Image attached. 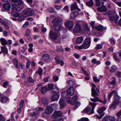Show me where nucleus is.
Returning a JSON list of instances; mask_svg holds the SVG:
<instances>
[{
	"mask_svg": "<svg viewBox=\"0 0 121 121\" xmlns=\"http://www.w3.org/2000/svg\"><path fill=\"white\" fill-rule=\"evenodd\" d=\"M59 26H57L55 28H54V32L51 29L50 31V32L49 36L51 39L53 40H56V39L58 37V34L59 33V30L60 29H58L59 27Z\"/></svg>",
	"mask_w": 121,
	"mask_h": 121,
	"instance_id": "1",
	"label": "nucleus"
},
{
	"mask_svg": "<svg viewBox=\"0 0 121 121\" xmlns=\"http://www.w3.org/2000/svg\"><path fill=\"white\" fill-rule=\"evenodd\" d=\"M61 22L59 18H56L55 19H53L52 21V22L54 24L53 28H55L57 26H59V28H58L59 29H61L63 28L62 25L60 24Z\"/></svg>",
	"mask_w": 121,
	"mask_h": 121,
	"instance_id": "2",
	"label": "nucleus"
},
{
	"mask_svg": "<svg viewBox=\"0 0 121 121\" xmlns=\"http://www.w3.org/2000/svg\"><path fill=\"white\" fill-rule=\"evenodd\" d=\"M91 40L90 38H86L84 40L83 43L81 45L82 49H87L90 46Z\"/></svg>",
	"mask_w": 121,
	"mask_h": 121,
	"instance_id": "3",
	"label": "nucleus"
},
{
	"mask_svg": "<svg viewBox=\"0 0 121 121\" xmlns=\"http://www.w3.org/2000/svg\"><path fill=\"white\" fill-rule=\"evenodd\" d=\"M114 95V101L119 102V100L120 99V97L117 94V92L116 91H112L109 95L108 96V99L109 100L113 95Z\"/></svg>",
	"mask_w": 121,
	"mask_h": 121,
	"instance_id": "4",
	"label": "nucleus"
},
{
	"mask_svg": "<svg viewBox=\"0 0 121 121\" xmlns=\"http://www.w3.org/2000/svg\"><path fill=\"white\" fill-rule=\"evenodd\" d=\"M23 8L22 7L15 4H13L12 5V9L17 11H20Z\"/></svg>",
	"mask_w": 121,
	"mask_h": 121,
	"instance_id": "5",
	"label": "nucleus"
},
{
	"mask_svg": "<svg viewBox=\"0 0 121 121\" xmlns=\"http://www.w3.org/2000/svg\"><path fill=\"white\" fill-rule=\"evenodd\" d=\"M62 113L60 111H55L52 115V118L54 119L56 117H61L62 115Z\"/></svg>",
	"mask_w": 121,
	"mask_h": 121,
	"instance_id": "6",
	"label": "nucleus"
},
{
	"mask_svg": "<svg viewBox=\"0 0 121 121\" xmlns=\"http://www.w3.org/2000/svg\"><path fill=\"white\" fill-rule=\"evenodd\" d=\"M106 109V108L105 107H102L99 109L98 112L100 116L98 117V118L100 119L104 116V112Z\"/></svg>",
	"mask_w": 121,
	"mask_h": 121,
	"instance_id": "7",
	"label": "nucleus"
},
{
	"mask_svg": "<svg viewBox=\"0 0 121 121\" xmlns=\"http://www.w3.org/2000/svg\"><path fill=\"white\" fill-rule=\"evenodd\" d=\"M75 32H82V30L80 25L78 23H77L75 25V27L73 30Z\"/></svg>",
	"mask_w": 121,
	"mask_h": 121,
	"instance_id": "8",
	"label": "nucleus"
},
{
	"mask_svg": "<svg viewBox=\"0 0 121 121\" xmlns=\"http://www.w3.org/2000/svg\"><path fill=\"white\" fill-rule=\"evenodd\" d=\"M109 20L110 21H113L115 22H117L119 17L118 15H108Z\"/></svg>",
	"mask_w": 121,
	"mask_h": 121,
	"instance_id": "9",
	"label": "nucleus"
},
{
	"mask_svg": "<svg viewBox=\"0 0 121 121\" xmlns=\"http://www.w3.org/2000/svg\"><path fill=\"white\" fill-rule=\"evenodd\" d=\"M53 112V109L52 107L50 106H48L45 109L44 112L48 114H51Z\"/></svg>",
	"mask_w": 121,
	"mask_h": 121,
	"instance_id": "10",
	"label": "nucleus"
},
{
	"mask_svg": "<svg viewBox=\"0 0 121 121\" xmlns=\"http://www.w3.org/2000/svg\"><path fill=\"white\" fill-rule=\"evenodd\" d=\"M43 110V109L41 107H39L38 109L32 112L31 115L32 116H35L38 115L39 113L40 112Z\"/></svg>",
	"mask_w": 121,
	"mask_h": 121,
	"instance_id": "11",
	"label": "nucleus"
},
{
	"mask_svg": "<svg viewBox=\"0 0 121 121\" xmlns=\"http://www.w3.org/2000/svg\"><path fill=\"white\" fill-rule=\"evenodd\" d=\"M62 95L63 97L66 99V100L67 102L69 103L71 101V97L69 96L67 94L66 92L65 91H63L62 93Z\"/></svg>",
	"mask_w": 121,
	"mask_h": 121,
	"instance_id": "12",
	"label": "nucleus"
},
{
	"mask_svg": "<svg viewBox=\"0 0 121 121\" xmlns=\"http://www.w3.org/2000/svg\"><path fill=\"white\" fill-rule=\"evenodd\" d=\"M54 58L57 64L60 63L61 66H63L64 65V62L62 60H60V58L59 56H56Z\"/></svg>",
	"mask_w": 121,
	"mask_h": 121,
	"instance_id": "13",
	"label": "nucleus"
},
{
	"mask_svg": "<svg viewBox=\"0 0 121 121\" xmlns=\"http://www.w3.org/2000/svg\"><path fill=\"white\" fill-rule=\"evenodd\" d=\"M65 26L70 28H71L73 26V22L71 21H68L65 22Z\"/></svg>",
	"mask_w": 121,
	"mask_h": 121,
	"instance_id": "14",
	"label": "nucleus"
},
{
	"mask_svg": "<svg viewBox=\"0 0 121 121\" xmlns=\"http://www.w3.org/2000/svg\"><path fill=\"white\" fill-rule=\"evenodd\" d=\"M120 102L113 101L112 104L110 105L109 107L110 109L111 110L114 109L117 107V105Z\"/></svg>",
	"mask_w": 121,
	"mask_h": 121,
	"instance_id": "15",
	"label": "nucleus"
},
{
	"mask_svg": "<svg viewBox=\"0 0 121 121\" xmlns=\"http://www.w3.org/2000/svg\"><path fill=\"white\" fill-rule=\"evenodd\" d=\"M67 91L68 93L71 95H73L74 93V90L72 87H70L67 89Z\"/></svg>",
	"mask_w": 121,
	"mask_h": 121,
	"instance_id": "16",
	"label": "nucleus"
},
{
	"mask_svg": "<svg viewBox=\"0 0 121 121\" xmlns=\"http://www.w3.org/2000/svg\"><path fill=\"white\" fill-rule=\"evenodd\" d=\"M95 27L96 30H97L98 31H103L106 30L107 28L106 27L104 28L103 26L102 25H99L98 26H95Z\"/></svg>",
	"mask_w": 121,
	"mask_h": 121,
	"instance_id": "17",
	"label": "nucleus"
},
{
	"mask_svg": "<svg viewBox=\"0 0 121 121\" xmlns=\"http://www.w3.org/2000/svg\"><path fill=\"white\" fill-rule=\"evenodd\" d=\"M59 97V95L57 94H54L51 97V99L52 101H55L58 100Z\"/></svg>",
	"mask_w": 121,
	"mask_h": 121,
	"instance_id": "18",
	"label": "nucleus"
},
{
	"mask_svg": "<svg viewBox=\"0 0 121 121\" xmlns=\"http://www.w3.org/2000/svg\"><path fill=\"white\" fill-rule=\"evenodd\" d=\"M97 10L99 12H102L106 11L107 10V9L106 7L102 4L101 7L98 8Z\"/></svg>",
	"mask_w": 121,
	"mask_h": 121,
	"instance_id": "19",
	"label": "nucleus"
},
{
	"mask_svg": "<svg viewBox=\"0 0 121 121\" xmlns=\"http://www.w3.org/2000/svg\"><path fill=\"white\" fill-rule=\"evenodd\" d=\"M59 104L61 107L64 108L66 105V103L64 99L61 98L59 101Z\"/></svg>",
	"mask_w": 121,
	"mask_h": 121,
	"instance_id": "20",
	"label": "nucleus"
},
{
	"mask_svg": "<svg viewBox=\"0 0 121 121\" xmlns=\"http://www.w3.org/2000/svg\"><path fill=\"white\" fill-rule=\"evenodd\" d=\"M12 62L13 63L14 66L16 68H18V60L16 58H14L12 60Z\"/></svg>",
	"mask_w": 121,
	"mask_h": 121,
	"instance_id": "21",
	"label": "nucleus"
},
{
	"mask_svg": "<svg viewBox=\"0 0 121 121\" xmlns=\"http://www.w3.org/2000/svg\"><path fill=\"white\" fill-rule=\"evenodd\" d=\"M42 57L44 61L46 62L49 61L50 56L48 54H44L43 55Z\"/></svg>",
	"mask_w": 121,
	"mask_h": 121,
	"instance_id": "22",
	"label": "nucleus"
},
{
	"mask_svg": "<svg viewBox=\"0 0 121 121\" xmlns=\"http://www.w3.org/2000/svg\"><path fill=\"white\" fill-rule=\"evenodd\" d=\"M1 50L0 52V54L1 53H3L4 55L6 54H7L8 50L6 48V46H4V47H1Z\"/></svg>",
	"mask_w": 121,
	"mask_h": 121,
	"instance_id": "23",
	"label": "nucleus"
},
{
	"mask_svg": "<svg viewBox=\"0 0 121 121\" xmlns=\"http://www.w3.org/2000/svg\"><path fill=\"white\" fill-rule=\"evenodd\" d=\"M4 8L8 11L11 8V5L9 3H7L3 5Z\"/></svg>",
	"mask_w": 121,
	"mask_h": 121,
	"instance_id": "24",
	"label": "nucleus"
},
{
	"mask_svg": "<svg viewBox=\"0 0 121 121\" xmlns=\"http://www.w3.org/2000/svg\"><path fill=\"white\" fill-rule=\"evenodd\" d=\"M71 10L72 11L77 9L79 11H80V9L78 8V6L76 3L72 4L71 5Z\"/></svg>",
	"mask_w": 121,
	"mask_h": 121,
	"instance_id": "25",
	"label": "nucleus"
},
{
	"mask_svg": "<svg viewBox=\"0 0 121 121\" xmlns=\"http://www.w3.org/2000/svg\"><path fill=\"white\" fill-rule=\"evenodd\" d=\"M89 104L92 106V109L91 112V114H93L94 112V110L96 105V104L95 103L89 102Z\"/></svg>",
	"mask_w": 121,
	"mask_h": 121,
	"instance_id": "26",
	"label": "nucleus"
},
{
	"mask_svg": "<svg viewBox=\"0 0 121 121\" xmlns=\"http://www.w3.org/2000/svg\"><path fill=\"white\" fill-rule=\"evenodd\" d=\"M27 9L23 10L22 13V15L25 17L29 16L28 13Z\"/></svg>",
	"mask_w": 121,
	"mask_h": 121,
	"instance_id": "27",
	"label": "nucleus"
},
{
	"mask_svg": "<svg viewBox=\"0 0 121 121\" xmlns=\"http://www.w3.org/2000/svg\"><path fill=\"white\" fill-rule=\"evenodd\" d=\"M91 95L92 96H95L98 95V94L95 91V89L92 87L91 89Z\"/></svg>",
	"mask_w": 121,
	"mask_h": 121,
	"instance_id": "28",
	"label": "nucleus"
},
{
	"mask_svg": "<svg viewBox=\"0 0 121 121\" xmlns=\"http://www.w3.org/2000/svg\"><path fill=\"white\" fill-rule=\"evenodd\" d=\"M78 12L76 11H74L71 13L70 17L71 18H73L78 15Z\"/></svg>",
	"mask_w": 121,
	"mask_h": 121,
	"instance_id": "29",
	"label": "nucleus"
},
{
	"mask_svg": "<svg viewBox=\"0 0 121 121\" xmlns=\"http://www.w3.org/2000/svg\"><path fill=\"white\" fill-rule=\"evenodd\" d=\"M27 9L29 16H32L34 13V10L30 8H28Z\"/></svg>",
	"mask_w": 121,
	"mask_h": 121,
	"instance_id": "30",
	"label": "nucleus"
},
{
	"mask_svg": "<svg viewBox=\"0 0 121 121\" xmlns=\"http://www.w3.org/2000/svg\"><path fill=\"white\" fill-rule=\"evenodd\" d=\"M83 40V39L82 37L81 36H80L78 38L76 39V43L78 44H80L82 42Z\"/></svg>",
	"mask_w": 121,
	"mask_h": 121,
	"instance_id": "31",
	"label": "nucleus"
},
{
	"mask_svg": "<svg viewBox=\"0 0 121 121\" xmlns=\"http://www.w3.org/2000/svg\"><path fill=\"white\" fill-rule=\"evenodd\" d=\"M0 41L1 44L3 45H5L8 43L7 41L3 38H1L0 39Z\"/></svg>",
	"mask_w": 121,
	"mask_h": 121,
	"instance_id": "32",
	"label": "nucleus"
},
{
	"mask_svg": "<svg viewBox=\"0 0 121 121\" xmlns=\"http://www.w3.org/2000/svg\"><path fill=\"white\" fill-rule=\"evenodd\" d=\"M8 100L7 97L5 96H2L1 98L0 101L2 103H5Z\"/></svg>",
	"mask_w": 121,
	"mask_h": 121,
	"instance_id": "33",
	"label": "nucleus"
},
{
	"mask_svg": "<svg viewBox=\"0 0 121 121\" xmlns=\"http://www.w3.org/2000/svg\"><path fill=\"white\" fill-rule=\"evenodd\" d=\"M69 86L72 87L75 84V82L72 80H69L67 82Z\"/></svg>",
	"mask_w": 121,
	"mask_h": 121,
	"instance_id": "34",
	"label": "nucleus"
},
{
	"mask_svg": "<svg viewBox=\"0 0 121 121\" xmlns=\"http://www.w3.org/2000/svg\"><path fill=\"white\" fill-rule=\"evenodd\" d=\"M11 14L13 16L16 17H19V13L15 11L12 12L11 13Z\"/></svg>",
	"mask_w": 121,
	"mask_h": 121,
	"instance_id": "35",
	"label": "nucleus"
},
{
	"mask_svg": "<svg viewBox=\"0 0 121 121\" xmlns=\"http://www.w3.org/2000/svg\"><path fill=\"white\" fill-rule=\"evenodd\" d=\"M86 5L89 7H91L93 6L94 4V3L92 0H90L89 1L86 2Z\"/></svg>",
	"mask_w": 121,
	"mask_h": 121,
	"instance_id": "36",
	"label": "nucleus"
},
{
	"mask_svg": "<svg viewBox=\"0 0 121 121\" xmlns=\"http://www.w3.org/2000/svg\"><path fill=\"white\" fill-rule=\"evenodd\" d=\"M117 54L116 53H115L113 54V57L116 61L117 62H120V59L117 57Z\"/></svg>",
	"mask_w": 121,
	"mask_h": 121,
	"instance_id": "37",
	"label": "nucleus"
},
{
	"mask_svg": "<svg viewBox=\"0 0 121 121\" xmlns=\"http://www.w3.org/2000/svg\"><path fill=\"white\" fill-rule=\"evenodd\" d=\"M42 102L43 104L45 105L48 104V101L45 98H43L42 99Z\"/></svg>",
	"mask_w": 121,
	"mask_h": 121,
	"instance_id": "38",
	"label": "nucleus"
},
{
	"mask_svg": "<svg viewBox=\"0 0 121 121\" xmlns=\"http://www.w3.org/2000/svg\"><path fill=\"white\" fill-rule=\"evenodd\" d=\"M91 100L93 102H96L97 101H101V100H100L97 97H95V98L91 99Z\"/></svg>",
	"mask_w": 121,
	"mask_h": 121,
	"instance_id": "39",
	"label": "nucleus"
},
{
	"mask_svg": "<svg viewBox=\"0 0 121 121\" xmlns=\"http://www.w3.org/2000/svg\"><path fill=\"white\" fill-rule=\"evenodd\" d=\"M117 69V67L115 65L112 66L111 67V69H110L109 71L110 72L113 73Z\"/></svg>",
	"mask_w": 121,
	"mask_h": 121,
	"instance_id": "40",
	"label": "nucleus"
},
{
	"mask_svg": "<svg viewBox=\"0 0 121 121\" xmlns=\"http://www.w3.org/2000/svg\"><path fill=\"white\" fill-rule=\"evenodd\" d=\"M17 2L18 3V5L21 6L23 8L24 3L22 0H18Z\"/></svg>",
	"mask_w": 121,
	"mask_h": 121,
	"instance_id": "41",
	"label": "nucleus"
},
{
	"mask_svg": "<svg viewBox=\"0 0 121 121\" xmlns=\"http://www.w3.org/2000/svg\"><path fill=\"white\" fill-rule=\"evenodd\" d=\"M47 88L46 87H43L41 89V92L43 93H45L47 91Z\"/></svg>",
	"mask_w": 121,
	"mask_h": 121,
	"instance_id": "42",
	"label": "nucleus"
},
{
	"mask_svg": "<svg viewBox=\"0 0 121 121\" xmlns=\"http://www.w3.org/2000/svg\"><path fill=\"white\" fill-rule=\"evenodd\" d=\"M27 81L29 82L33 83L35 82V81L31 77H29L27 78Z\"/></svg>",
	"mask_w": 121,
	"mask_h": 121,
	"instance_id": "43",
	"label": "nucleus"
},
{
	"mask_svg": "<svg viewBox=\"0 0 121 121\" xmlns=\"http://www.w3.org/2000/svg\"><path fill=\"white\" fill-rule=\"evenodd\" d=\"M42 69L41 68H39L38 70L37 71L36 73L39 74L40 76H41L42 73Z\"/></svg>",
	"mask_w": 121,
	"mask_h": 121,
	"instance_id": "44",
	"label": "nucleus"
},
{
	"mask_svg": "<svg viewBox=\"0 0 121 121\" xmlns=\"http://www.w3.org/2000/svg\"><path fill=\"white\" fill-rule=\"evenodd\" d=\"M81 104L80 102L78 101H77L75 103V105L74 108V110L76 109L78 107L80 106Z\"/></svg>",
	"mask_w": 121,
	"mask_h": 121,
	"instance_id": "45",
	"label": "nucleus"
},
{
	"mask_svg": "<svg viewBox=\"0 0 121 121\" xmlns=\"http://www.w3.org/2000/svg\"><path fill=\"white\" fill-rule=\"evenodd\" d=\"M30 61L29 59H27V61L26 63V67L27 68H28L30 67Z\"/></svg>",
	"mask_w": 121,
	"mask_h": 121,
	"instance_id": "46",
	"label": "nucleus"
},
{
	"mask_svg": "<svg viewBox=\"0 0 121 121\" xmlns=\"http://www.w3.org/2000/svg\"><path fill=\"white\" fill-rule=\"evenodd\" d=\"M54 85L52 83H49L48 85V90H50L52 89L54 87Z\"/></svg>",
	"mask_w": 121,
	"mask_h": 121,
	"instance_id": "47",
	"label": "nucleus"
},
{
	"mask_svg": "<svg viewBox=\"0 0 121 121\" xmlns=\"http://www.w3.org/2000/svg\"><path fill=\"white\" fill-rule=\"evenodd\" d=\"M93 79L94 81L96 82H98L100 81V79L98 78L96 76H94L93 77Z\"/></svg>",
	"mask_w": 121,
	"mask_h": 121,
	"instance_id": "48",
	"label": "nucleus"
},
{
	"mask_svg": "<svg viewBox=\"0 0 121 121\" xmlns=\"http://www.w3.org/2000/svg\"><path fill=\"white\" fill-rule=\"evenodd\" d=\"M51 105L54 109H56L57 108L58 104H52Z\"/></svg>",
	"mask_w": 121,
	"mask_h": 121,
	"instance_id": "49",
	"label": "nucleus"
},
{
	"mask_svg": "<svg viewBox=\"0 0 121 121\" xmlns=\"http://www.w3.org/2000/svg\"><path fill=\"white\" fill-rule=\"evenodd\" d=\"M30 31L29 29H28L26 30L25 34L26 35L27 37H28V36H29V35L30 33Z\"/></svg>",
	"mask_w": 121,
	"mask_h": 121,
	"instance_id": "50",
	"label": "nucleus"
},
{
	"mask_svg": "<svg viewBox=\"0 0 121 121\" xmlns=\"http://www.w3.org/2000/svg\"><path fill=\"white\" fill-rule=\"evenodd\" d=\"M78 121H89V120L86 118L83 117L78 120Z\"/></svg>",
	"mask_w": 121,
	"mask_h": 121,
	"instance_id": "51",
	"label": "nucleus"
},
{
	"mask_svg": "<svg viewBox=\"0 0 121 121\" xmlns=\"http://www.w3.org/2000/svg\"><path fill=\"white\" fill-rule=\"evenodd\" d=\"M110 121H115V119L114 118L111 116H108Z\"/></svg>",
	"mask_w": 121,
	"mask_h": 121,
	"instance_id": "52",
	"label": "nucleus"
},
{
	"mask_svg": "<svg viewBox=\"0 0 121 121\" xmlns=\"http://www.w3.org/2000/svg\"><path fill=\"white\" fill-rule=\"evenodd\" d=\"M91 108L90 107H87L85 109L84 111V112H89L91 110Z\"/></svg>",
	"mask_w": 121,
	"mask_h": 121,
	"instance_id": "53",
	"label": "nucleus"
},
{
	"mask_svg": "<svg viewBox=\"0 0 121 121\" xmlns=\"http://www.w3.org/2000/svg\"><path fill=\"white\" fill-rule=\"evenodd\" d=\"M100 1H101V0H96V5L97 6L99 7L101 5Z\"/></svg>",
	"mask_w": 121,
	"mask_h": 121,
	"instance_id": "54",
	"label": "nucleus"
},
{
	"mask_svg": "<svg viewBox=\"0 0 121 121\" xmlns=\"http://www.w3.org/2000/svg\"><path fill=\"white\" fill-rule=\"evenodd\" d=\"M95 48L97 50H98L101 49L102 48V46L101 44H98L96 47Z\"/></svg>",
	"mask_w": 121,
	"mask_h": 121,
	"instance_id": "55",
	"label": "nucleus"
},
{
	"mask_svg": "<svg viewBox=\"0 0 121 121\" xmlns=\"http://www.w3.org/2000/svg\"><path fill=\"white\" fill-rule=\"evenodd\" d=\"M20 68L23 69L25 68L24 65L20 63L19 64L18 67Z\"/></svg>",
	"mask_w": 121,
	"mask_h": 121,
	"instance_id": "56",
	"label": "nucleus"
},
{
	"mask_svg": "<svg viewBox=\"0 0 121 121\" xmlns=\"http://www.w3.org/2000/svg\"><path fill=\"white\" fill-rule=\"evenodd\" d=\"M24 102V101L23 100H22L20 101L19 104V106L20 108H22V107Z\"/></svg>",
	"mask_w": 121,
	"mask_h": 121,
	"instance_id": "57",
	"label": "nucleus"
},
{
	"mask_svg": "<svg viewBox=\"0 0 121 121\" xmlns=\"http://www.w3.org/2000/svg\"><path fill=\"white\" fill-rule=\"evenodd\" d=\"M109 118L108 116H106L104 117L102 120V121H110Z\"/></svg>",
	"mask_w": 121,
	"mask_h": 121,
	"instance_id": "58",
	"label": "nucleus"
},
{
	"mask_svg": "<svg viewBox=\"0 0 121 121\" xmlns=\"http://www.w3.org/2000/svg\"><path fill=\"white\" fill-rule=\"evenodd\" d=\"M59 79V78L56 75H54L53 76V79L56 82Z\"/></svg>",
	"mask_w": 121,
	"mask_h": 121,
	"instance_id": "59",
	"label": "nucleus"
},
{
	"mask_svg": "<svg viewBox=\"0 0 121 121\" xmlns=\"http://www.w3.org/2000/svg\"><path fill=\"white\" fill-rule=\"evenodd\" d=\"M74 48L76 49H82L81 45L80 46H76L74 47Z\"/></svg>",
	"mask_w": 121,
	"mask_h": 121,
	"instance_id": "60",
	"label": "nucleus"
},
{
	"mask_svg": "<svg viewBox=\"0 0 121 121\" xmlns=\"http://www.w3.org/2000/svg\"><path fill=\"white\" fill-rule=\"evenodd\" d=\"M54 7L57 10H59L60 9L62 8V6L57 5H56L54 6Z\"/></svg>",
	"mask_w": 121,
	"mask_h": 121,
	"instance_id": "61",
	"label": "nucleus"
},
{
	"mask_svg": "<svg viewBox=\"0 0 121 121\" xmlns=\"http://www.w3.org/2000/svg\"><path fill=\"white\" fill-rule=\"evenodd\" d=\"M5 119V118L1 115L0 114V121H4Z\"/></svg>",
	"mask_w": 121,
	"mask_h": 121,
	"instance_id": "62",
	"label": "nucleus"
},
{
	"mask_svg": "<svg viewBox=\"0 0 121 121\" xmlns=\"http://www.w3.org/2000/svg\"><path fill=\"white\" fill-rule=\"evenodd\" d=\"M49 77L47 76L44 77L43 79V81L45 82H48L49 80Z\"/></svg>",
	"mask_w": 121,
	"mask_h": 121,
	"instance_id": "63",
	"label": "nucleus"
},
{
	"mask_svg": "<svg viewBox=\"0 0 121 121\" xmlns=\"http://www.w3.org/2000/svg\"><path fill=\"white\" fill-rule=\"evenodd\" d=\"M116 75L118 77H121V72H117L116 73Z\"/></svg>",
	"mask_w": 121,
	"mask_h": 121,
	"instance_id": "64",
	"label": "nucleus"
}]
</instances>
